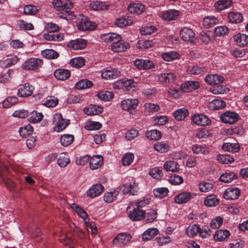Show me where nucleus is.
Instances as JSON below:
<instances>
[{"label":"nucleus","instance_id":"f257e3e1","mask_svg":"<svg viewBox=\"0 0 248 248\" xmlns=\"http://www.w3.org/2000/svg\"><path fill=\"white\" fill-rule=\"evenodd\" d=\"M53 5L57 10L64 12L63 16H60L61 17L70 18L73 16L70 9L73 8V3L70 0H54Z\"/></svg>","mask_w":248,"mask_h":248},{"label":"nucleus","instance_id":"f03ea898","mask_svg":"<svg viewBox=\"0 0 248 248\" xmlns=\"http://www.w3.org/2000/svg\"><path fill=\"white\" fill-rule=\"evenodd\" d=\"M127 211L128 213L129 217L133 221L140 220L144 217L145 215L144 210L137 208L131 204H129L127 207Z\"/></svg>","mask_w":248,"mask_h":248},{"label":"nucleus","instance_id":"7ed1b4c3","mask_svg":"<svg viewBox=\"0 0 248 248\" xmlns=\"http://www.w3.org/2000/svg\"><path fill=\"white\" fill-rule=\"evenodd\" d=\"M43 64V61L38 58H31L26 61L22 65L25 70H35L40 68Z\"/></svg>","mask_w":248,"mask_h":248},{"label":"nucleus","instance_id":"20e7f679","mask_svg":"<svg viewBox=\"0 0 248 248\" xmlns=\"http://www.w3.org/2000/svg\"><path fill=\"white\" fill-rule=\"evenodd\" d=\"M53 123L55 126L54 129L55 131L61 132L69 124L68 121L63 119L60 113H56L53 118Z\"/></svg>","mask_w":248,"mask_h":248},{"label":"nucleus","instance_id":"39448f33","mask_svg":"<svg viewBox=\"0 0 248 248\" xmlns=\"http://www.w3.org/2000/svg\"><path fill=\"white\" fill-rule=\"evenodd\" d=\"M131 235L127 233L123 232L118 234L113 240V244L115 247L126 245L131 240Z\"/></svg>","mask_w":248,"mask_h":248},{"label":"nucleus","instance_id":"423d86ee","mask_svg":"<svg viewBox=\"0 0 248 248\" xmlns=\"http://www.w3.org/2000/svg\"><path fill=\"white\" fill-rule=\"evenodd\" d=\"M138 184L133 178H130L129 182L124 184L122 186L124 194L135 195L138 190Z\"/></svg>","mask_w":248,"mask_h":248},{"label":"nucleus","instance_id":"0eeeda50","mask_svg":"<svg viewBox=\"0 0 248 248\" xmlns=\"http://www.w3.org/2000/svg\"><path fill=\"white\" fill-rule=\"evenodd\" d=\"M180 35L183 41L190 44L193 43L196 39L195 33L194 31L187 27H184L182 29Z\"/></svg>","mask_w":248,"mask_h":248},{"label":"nucleus","instance_id":"6e6552de","mask_svg":"<svg viewBox=\"0 0 248 248\" xmlns=\"http://www.w3.org/2000/svg\"><path fill=\"white\" fill-rule=\"evenodd\" d=\"M239 115L233 111H228L220 115V119L225 124H233L238 119Z\"/></svg>","mask_w":248,"mask_h":248},{"label":"nucleus","instance_id":"1a4fd4ad","mask_svg":"<svg viewBox=\"0 0 248 248\" xmlns=\"http://www.w3.org/2000/svg\"><path fill=\"white\" fill-rule=\"evenodd\" d=\"M139 103L137 99H126L121 102V107L123 110L131 112L137 108Z\"/></svg>","mask_w":248,"mask_h":248},{"label":"nucleus","instance_id":"9d476101","mask_svg":"<svg viewBox=\"0 0 248 248\" xmlns=\"http://www.w3.org/2000/svg\"><path fill=\"white\" fill-rule=\"evenodd\" d=\"M34 87L28 83L21 85L18 90L17 95L21 97H28L32 93Z\"/></svg>","mask_w":248,"mask_h":248},{"label":"nucleus","instance_id":"9b49d317","mask_svg":"<svg viewBox=\"0 0 248 248\" xmlns=\"http://www.w3.org/2000/svg\"><path fill=\"white\" fill-rule=\"evenodd\" d=\"M158 81L162 83L169 84L174 82L176 76L173 73H161L157 76Z\"/></svg>","mask_w":248,"mask_h":248},{"label":"nucleus","instance_id":"f8f14e48","mask_svg":"<svg viewBox=\"0 0 248 248\" xmlns=\"http://www.w3.org/2000/svg\"><path fill=\"white\" fill-rule=\"evenodd\" d=\"M191 119L195 124L201 126L207 125L211 123L207 116L201 113L194 115Z\"/></svg>","mask_w":248,"mask_h":248},{"label":"nucleus","instance_id":"ddd939ff","mask_svg":"<svg viewBox=\"0 0 248 248\" xmlns=\"http://www.w3.org/2000/svg\"><path fill=\"white\" fill-rule=\"evenodd\" d=\"M121 72L116 69H104L102 71L101 77L105 79H113L120 77Z\"/></svg>","mask_w":248,"mask_h":248},{"label":"nucleus","instance_id":"4468645a","mask_svg":"<svg viewBox=\"0 0 248 248\" xmlns=\"http://www.w3.org/2000/svg\"><path fill=\"white\" fill-rule=\"evenodd\" d=\"M240 195V190L236 187L228 188L224 193V198L226 200H234Z\"/></svg>","mask_w":248,"mask_h":248},{"label":"nucleus","instance_id":"2eb2a0df","mask_svg":"<svg viewBox=\"0 0 248 248\" xmlns=\"http://www.w3.org/2000/svg\"><path fill=\"white\" fill-rule=\"evenodd\" d=\"M224 78L219 75L211 74L207 75L205 78V82L209 85H218L222 83Z\"/></svg>","mask_w":248,"mask_h":248},{"label":"nucleus","instance_id":"dca6fc26","mask_svg":"<svg viewBox=\"0 0 248 248\" xmlns=\"http://www.w3.org/2000/svg\"><path fill=\"white\" fill-rule=\"evenodd\" d=\"M194 194L187 191H184L178 194L175 198V202L178 204H183L187 202L192 198Z\"/></svg>","mask_w":248,"mask_h":248},{"label":"nucleus","instance_id":"f3484780","mask_svg":"<svg viewBox=\"0 0 248 248\" xmlns=\"http://www.w3.org/2000/svg\"><path fill=\"white\" fill-rule=\"evenodd\" d=\"M89 164L91 169L94 170L100 168L103 162V157L99 155L93 156L92 157H90Z\"/></svg>","mask_w":248,"mask_h":248},{"label":"nucleus","instance_id":"a211bd4d","mask_svg":"<svg viewBox=\"0 0 248 248\" xmlns=\"http://www.w3.org/2000/svg\"><path fill=\"white\" fill-rule=\"evenodd\" d=\"M104 190V186L101 184H96L93 186L87 191L88 197L94 198L100 195Z\"/></svg>","mask_w":248,"mask_h":248},{"label":"nucleus","instance_id":"6ab92c4d","mask_svg":"<svg viewBox=\"0 0 248 248\" xmlns=\"http://www.w3.org/2000/svg\"><path fill=\"white\" fill-rule=\"evenodd\" d=\"M86 45V40L81 38L72 40L68 44V47L74 50L82 49Z\"/></svg>","mask_w":248,"mask_h":248},{"label":"nucleus","instance_id":"aec40b11","mask_svg":"<svg viewBox=\"0 0 248 248\" xmlns=\"http://www.w3.org/2000/svg\"><path fill=\"white\" fill-rule=\"evenodd\" d=\"M78 27L79 30L85 31L94 30L95 26L93 25L92 22L89 20L87 18L84 17L81 19L78 25Z\"/></svg>","mask_w":248,"mask_h":248},{"label":"nucleus","instance_id":"412c9836","mask_svg":"<svg viewBox=\"0 0 248 248\" xmlns=\"http://www.w3.org/2000/svg\"><path fill=\"white\" fill-rule=\"evenodd\" d=\"M233 40L240 46L248 45V35L244 33H237L233 36Z\"/></svg>","mask_w":248,"mask_h":248},{"label":"nucleus","instance_id":"4be33fe9","mask_svg":"<svg viewBox=\"0 0 248 248\" xmlns=\"http://www.w3.org/2000/svg\"><path fill=\"white\" fill-rule=\"evenodd\" d=\"M180 12L175 9H170L166 11L162 15V18L168 21L176 19L179 16Z\"/></svg>","mask_w":248,"mask_h":248},{"label":"nucleus","instance_id":"5701e85b","mask_svg":"<svg viewBox=\"0 0 248 248\" xmlns=\"http://www.w3.org/2000/svg\"><path fill=\"white\" fill-rule=\"evenodd\" d=\"M199 83L196 81H188L183 83L181 89L183 92H189L199 87Z\"/></svg>","mask_w":248,"mask_h":248},{"label":"nucleus","instance_id":"b1692460","mask_svg":"<svg viewBox=\"0 0 248 248\" xmlns=\"http://www.w3.org/2000/svg\"><path fill=\"white\" fill-rule=\"evenodd\" d=\"M225 102L221 99H215L208 103V108L211 110H219L224 108Z\"/></svg>","mask_w":248,"mask_h":248},{"label":"nucleus","instance_id":"393cba45","mask_svg":"<svg viewBox=\"0 0 248 248\" xmlns=\"http://www.w3.org/2000/svg\"><path fill=\"white\" fill-rule=\"evenodd\" d=\"M54 76L60 80H65L70 76V72L67 69H58L54 72Z\"/></svg>","mask_w":248,"mask_h":248},{"label":"nucleus","instance_id":"a878e982","mask_svg":"<svg viewBox=\"0 0 248 248\" xmlns=\"http://www.w3.org/2000/svg\"><path fill=\"white\" fill-rule=\"evenodd\" d=\"M159 233L156 228H151L146 230L142 234L143 241H148L152 239Z\"/></svg>","mask_w":248,"mask_h":248},{"label":"nucleus","instance_id":"bb28decb","mask_svg":"<svg viewBox=\"0 0 248 248\" xmlns=\"http://www.w3.org/2000/svg\"><path fill=\"white\" fill-rule=\"evenodd\" d=\"M232 4L231 0H219L215 2L214 5L217 11H222L230 7Z\"/></svg>","mask_w":248,"mask_h":248},{"label":"nucleus","instance_id":"cd10ccee","mask_svg":"<svg viewBox=\"0 0 248 248\" xmlns=\"http://www.w3.org/2000/svg\"><path fill=\"white\" fill-rule=\"evenodd\" d=\"M163 168L168 171L177 172L179 170V166L177 162L174 160L167 161L164 164Z\"/></svg>","mask_w":248,"mask_h":248},{"label":"nucleus","instance_id":"c85d7f7f","mask_svg":"<svg viewBox=\"0 0 248 248\" xmlns=\"http://www.w3.org/2000/svg\"><path fill=\"white\" fill-rule=\"evenodd\" d=\"M128 10L131 13L140 14L144 12L145 6L140 3H133L129 5Z\"/></svg>","mask_w":248,"mask_h":248},{"label":"nucleus","instance_id":"c756f323","mask_svg":"<svg viewBox=\"0 0 248 248\" xmlns=\"http://www.w3.org/2000/svg\"><path fill=\"white\" fill-rule=\"evenodd\" d=\"M103 108L99 106L95 105H90L89 107L84 108V112L88 115H94L101 112Z\"/></svg>","mask_w":248,"mask_h":248},{"label":"nucleus","instance_id":"7c9ffc66","mask_svg":"<svg viewBox=\"0 0 248 248\" xmlns=\"http://www.w3.org/2000/svg\"><path fill=\"white\" fill-rule=\"evenodd\" d=\"M223 150L231 153H236L240 149V146L238 143L226 142L222 146Z\"/></svg>","mask_w":248,"mask_h":248},{"label":"nucleus","instance_id":"2f4dec72","mask_svg":"<svg viewBox=\"0 0 248 248\" xmlns=\"http://www.w3.org/2000/svg\"><path fill=\"white\" fill-rule=\"evenodd\" d=\"M111 47L113 51L120 52L125 51L129 47V45L126 42L120 41L115 45H111Z\"/></svg>","mask_w":248,"mask_h":248},{"label":"nucleus","instance_id":"473e14b6","mask_svg":"<svg viewBox=\"0 0 248 248\" xmlns=\"http://www.w3.org/2000/svg\"><path fill=\"white\" fill-rule=\"evenodd\" d=\"M155 150L161 153H167L170 149V146L166 141L157 142L154 144Z\"/></svg>","mask_w":248,"mask_h":248},{"label":"nucleus","instance_id":"72a5a7b5","mask_svg":"<svg viewBox=\"0 0 248 248\" xmlns=\"http://www.w3.org/2000/svg\"><path fill=\"white\" fill-rule=\"evenodd\" d=\"M230 236V232L227 230H219L217 231L214 235L215 240L222 241Z\"/></svg>","mask_w":248,"mask_h":248},{"label":"nucleus","instance_id":"f704fd0d","mask_svg":"<svg viewBox=\"0 0 248 248\" xmlns=\"http://www.w3.org/2000/svg\"><path fill=\"white\" fill-rule=\"evenodd\" d=\"M236 177V175L234 172L227 171L220 175L219 180L222 182L229 183L235 179Z\"/></svg>","mask_w":248,"mask_h":248},{"label":"nucleus","instance_id":"c9c22d12","mask_svg":"<svg viewBox=\"0 0 248 248\" xmlns=\"http://www.w3.org/2000/svg\"><path fill=\"white\" fill-rule=\"evenodd\" d=\"M90 7L94 11L107 10L109 9V6L101 1H96L90 4Z\"/></svg>","mask_w":248,"mask_h":248},{"label":"nucleus","instance_id":"e433bc0d","mask_svg":"<svg viewBox=\"0 0 248 248\" xmlns=\"http://www.w3.org/2000/svg\"><path fill=\"white\" fill-rule=\"evenodd\" d=\"M228 18L230 22L235 24L240 23L243 20L242 14L237 12L230 13L228 14Z\"/></svg>","mask_w":248,"mask_h":248},{"label":"nucleus","instance_id":"4c0bfd02","mask_svg":"<svg viewBox=\"0 0 248 248\" xmlns=\"http://www.w3.org/2000/svg\"><path fill=\"white\" fill-rule=\"evenodd\" d=\"M189 113L185 108H181L173 112V116L177 121H182L188 116Z\"/></svg>","mask_w":248,"mask_h":248},{"label":"nucleus","instance_id":"58836bf2","mask_svg":"<svg viewBox=\"0 0 248 248\" xmlns=\"http://www.w3.org/2000/svg\"><path fill=\"white\" fill-rule=\"evenodd\" d=\"M218 20L214 16H209L205 17L203 20V26L206 28H209L216 24H217Z\"/></svg>","mask_w":248,"mask_h":248},{"label":"nucleus","instance_id":"ea45409f","mask_svg":"<svg viewBox=\"0 0 248 248\" xmlns=\"http://www.w3.org/2000/svg\"><path fill=\"white\" fill-rule=\"evenodd\" d=\"M146 137L150 140H157L161 139V132L156 129L148 131L145 133Z\"/></svg>","mask_w":248,"mask_h":248},{"label":"nucleus","instance_id":"a19ab883","mask_svg":"<svg viewBox=\"0 0 248 248\" xmlns=\"http://www.w3.org/2000/svg\"><path fill=\"white\" fill-rule=\"evenodd\" d=\"M74 136L71 134H63L61 136L60 142L63 146H68L74 141Z\"/></svg>","mask_w":248,"mask_h":248},{"label":"nucleus","instance_id":"79ce46f5","mask_svg":"<svg viewBox=\"0 0 248 248\" xmlns=\"http://www.w3.org/2000/svg\"><path fill=\"white\" fill-rule=\"evenodd\" d=\"M118 195V191L116 190L106 192L104 195V200L106 202L111 203L116 199Z\"/></svg>","mask_w":248,"mask_h":248},{"label":"nucleus","instance_id":"37998d69","mask_svg":"<svg viewBox=\"0 0 248 248\" xmlns=\"http://www.w3.org/2000/svg\"><path fill=\"white\" fill-rule=\"evenodd\" d=\"M150 202V199L143 197L141 199L136 201L134 202H132L130 204H132V205L137 208L141 209L148 204Z\"/></svg>","mask_w":248,"mask_h":248},{"label":"nucleus","instance_id":"c03bdc74","mask_svg":"<svg viewBox=\"0 0 248 248\" xmlns=\"http://www.w3.org/2000/svg\"><path fill=\"white\" fill-rule=\"evenodd\" d=\"M179 54L175 51H170L162 54V58L165 61L171 62L179 58Z\"/></svg>","mask_w":248,"mask_h":248},{"label":"nucleus","instance_id":"a18cd8bd","mask_svg":"<svg viewBox=\"0 0 248 248\" xmlns=\"http://www.w3.org/2000/svg\"><path fill=\"white\" fill-rule=\"evenodd\" d=\"M200 231V227L197 224L189 225L186 229V233L189 237L196 236Z\"/></svg>","mask_w":248,"mask_h":248},{"label":"nucleus","instance_id":"49530a36","mask_svg":"<svg viewBox=\"0 0 248 248\" xmlns=\"http://www.w3.org/2000/svg\"><path fill=\"white\" fill-rule=\"evenodd\" d=\"M43 56L48 59H55L58 57L59 54L51 49H46L42 51Z\"/></svg>","mask_w":248,"mask_h":248},{"label":"nucleus","instance_id":"de8ad7c7","mask_svg":"<svg viewBox=\"0 0 248 248\" xmlns=\"http://www.w3.org/2000/svg\"><path fill=\"white\" fill-rule=\"evenodd\" d=\"M70 64L72 67L78 68L84 65L85 60L81 57L75 58L70 60Z\"/></svg>","mask_w":248,"mask_h":248},{"label":"nucleus","instance_id":"09e8293b","mask_svg":"<svg viewBox=\"0 0 248 248\" xmlns=\"http://www.w3.org/2000/svg\"><path fill=\"white\" fill-rule=\"evenodd\" d=\"M18 101V99L16 96H10L3 100L2 105L5 108H9L16 104Z\"/></svg>","mask_w":248,"mask_h":248},{"label":"nucleus","instance_id":"8fccbe9b","mask_svg":"<svg viewBox=\"0 0 248 248\" xmlns=\"http://www.w3.org/2000/svg\"><path fill=\"white\" fill-rule=\"evenodd\" d=\"M70 162V160L68 156L65 154L62 153L58 158L57 163L60 167L64 168L66 167Z\"/></svg>","mask_w":248,"mask_h":248},{"label":"nucleus","instance_id":"3c124183","mask_svg":"<svg viewBox=\"0 0 248 248\" xmlns=\"http://www.w3.org/2000/svg\"><path fill=\"white\" fill-rule=\"evenodd\" d=\"M43 117V115L42 113L37 112L35 110L32 111L30 115L29 118L30 122L35 123L40 122Z\"/></svg>","mask_w":248,"mask_h":248},{"label":"nucleus","instance_id":"603ef678","mask_svg":"<svg viewBox=\"0 0 248 248\" xmlns=\"http://www.w3.org/2000/svg\"><path fill=\"white\" fill-rule=\"evenodd\" d=\"M93 85L92 82L87 79H82L78 82L75 87L78 90L90 88Z\"/></svg>","mask_w":248,"mask_h":248},{"label":"nucleus","instance_id":"864d4df0","mask_svg":"<svg viewBox=\"0 0 248 248\" xmlns=\"http://www.w3.org/2000/svg\"><path fill=\"white\" fill-rule=\"evenodd\" d=\"M218 202V199L213 195L207 196L204 200L205 205L209 207L216 206Z\"/></svg>","mask_w":248,"mask_h":248},{"label":"nucleus","instance_id":"5fc2aeb1","mask_svg":"<svg viewBox=\"0 0 248 248\" xmlns=\"http://www.w3.org/2000/svg\"><path fill=\"white\" fill-rule=\"evenodd\" d=\"M97 97L101 100L109 101L113 97V93L109 91H101L98 93Z\"/></svg>","mask_w":248,"mask_h":248},{"label":"nucleus","instance_id":"6e6d98bb","mask_svg":"<svg viewBox=\"0 0 248 248\" xmlns=\"http://www.w3.org/2000/svg\"><path fill=\"white\" fill-rule=\"evenodd\" d=\"M32 131V127L30 124L21 127L18 131L20 135L23 138H26L27 136L31 134Z\"/></svg>","mask_w":248,"mask_h":248},{"label":"nucleus","instance_id":"4d7b16f0","mask_svg":"<svg viewBox=\"0 0 248 248\" xmlns=\"http://www.w3.org/2000/svg\"><path fill=\"white\" fill-rule=\"evenodd\" d=\"M229 91L228 88L222 85H218L211 88L210 91L214 94H223L228 92Z\"/></svg>","mask_w":248,"mask_h":248},{"label":"nucleus","instance_id":"13d9d810","mask_svg":"<svg viewBox=\"0 0 248 248\" xmlns=\"http://www.w3.org/2000/svg\"><path fill=\"white\" fill-rule=\"evenodd\" d=\"M168 192L169 190L168 188L166 187H160L154 189V194L156 197L161 199L166 197Z\"/></svg>","mask_w":248,"mask_h":248},{"label":"nucleus","instance_id":"bf43d9fd","mask_svg":"<svg viewBox=\"0 0 248 248\" xmlns=\"http://www.w3.org/2000/svg\"><path fill=\"white\" fill-rule=\"evenodd\" d=\"M168 122L166 116L158 115L155 117L153 119V123L155 125H164Z\"/></svg>","mask_w":248,"mask_h":248},{"label":"nucleus","instance_id":"052dcab7","mask_svg":"<svg viewBox=\"0 0 248 248\" xmlns=\"http://www.w3.org/2000/svg\"><path fill=\"white\" fill-rule=\"evenodd\" d=\"M204 71V67H200L198 66H189L187 68V73L191 75H199Z\"/></svg>","mask_w":248,"mask_h":248},{"label":"nucleus","instance_id":"680f3d73","mask_svg":"<svg viewBox=\"0 0 248 248\" xmlns=\"http://www.w3.org/2000/svg\"><path fill=\"white\" fill-rule=\"evenodd\" d=\"M132 23V20L129 18L121 17L116 20V24L119 27L130 25Z\"/></svg>","mask_w":248,"mask_h":248},{"label":"nucleus","instance_id":"e2e57ef3","mask_svg":"<svg viewBox=\"0 0 248 248\" xmlns=\"http://www.w3.org/2000/svg\"><path fill=\"white\" fill-rule=\"evenodd\" d=\"M192 151L197 154H202L206 155L209 153V151L206 147L198 144L194 145L192 146Z\"/></svg>","mask_w":248,"mask_h":248},{"label":"nucleus","instance_id":"0e129e2a","mask_svg":"<svg viewBox=\"0 0 248 248\" xmlns=\"http://www.w3.org/2000/svg\"><path fill=\"white\" fill-rule=\"evenodd\" d=\"M217 160L223 164H227L234 161V159L230 155H220L217 156Z\"/></svg>","mask_w":248,"mask_h":248},{"label":"nucleus","instance_id":"69168bd1","mask_svg":"<svg viewBox=\"0 0 248 248\" xmlns=\"http://www.w3.org/2000/svg\"><path fill=\"white\" fill-rule=\"evenodd\" d=\"M134 156L132 153H127L125 154L122 159V164L124 166H129L133 162Z\"/></svg>","mask_w":248,"mask_h":248},{"label":"nucleus","instance_id":"338daca9","mask_svg":"<svg viewBox=\"0 0 248 248\" xmlns=\"http://www.w3.org/2000/svg\"><path fill=\"white\" fill-rule=\"evenodd\" d=\"M229 29L225 26H221L216 27L214 30L215 34L217 36H224L228 33Z\"/></svg>","mask_w":248,"mask_h":248},{"label":"nucleus","instance_id":"774afa93","mask_svg":"<svg viewBox=\"0 0 248 248\" xmlns=\"http://www.w3.org/2000/svg\"><path fill=\"white\" fill-rule=\"evenodd\" d=\"M149 174L152 177L156 179L161 178L163 175L162 170L157 167L152 169L149 171Z\"/></svg>","mask_w":248,"mask_h":248}]
</instances>
